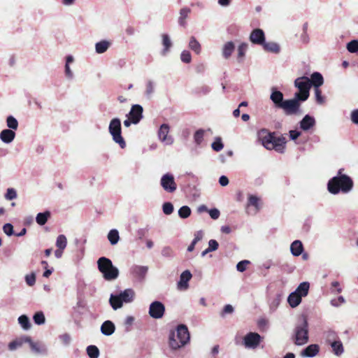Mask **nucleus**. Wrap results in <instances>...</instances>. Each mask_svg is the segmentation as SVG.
Wrapping results in <instances>:
<instances>
[{
  "label": "nucleus",
  "instance_id": "nucleus-1",
  "mask_svg": "<svg viewBox=\"0 0 358 358\" xmlns=\"http://www.w3.org/2000/svg\"><path fill=\"white\" fill-rule=\"evenodd\" d=\"M190 336L188 329L185 324H180L176 331L169 334V344L172 350H178L184 347L189 341Z\"/></svg>",
  "mask_w": 358,
  "mask_h": 358
},
{
  "label": "nucleus",
  "instance_id": "nucleus-2",
  "mask_svg": "<svg viewBox=\"0 0 358 358\" xmlns=\"http://www.w3.org/2000/svg\"><path fill=\"white\" fill-rule=\"evenodd\" d=\"M99 271L106 280H113L118 277L119 270L113 266L112 261L105 257H100L97 261Z\"/></svg>",
  "mask_w": 358,
  "mask_h": 358
},
{
  "label": "nucleus",
  "instance_id": "nucleus-3",
  "mask_svg": "<svg viewBox=\"0 0 358 358\" xmlns=\"http://www.w3.org/2000/svg\"><path fill=\"white\" fill-rule=\"evenodd\" d=\"M294 343L297 345H302L308 341V325L305 317L296 324L292 336Z\"/></svg>",
  "mask_w": 358,
  "mask_h": 358
},
{
  "label": "nucleus",
  "instance_id": "nucleus-4",
  "mask_svg": "<svg viewBox=\"0 0 358 358\" xmlns=\"http://www.w3.org/2000/svg\"><path fill=\"white\" fill-rule=\"evenodd\" d=\"M108 131L115 143L118 144L121 148L126 147V142L122 136L121 121L115 117L110 120L108 126Z\"/></svg>",
  "mask_w": 358,
  "mask_h": 358
},
{
  "label": "nucleus",
  "instance_id": "nucleus-5",
  "mask_svg": "<svg viewBox=\"0 0 358 358\" xmlns=\"http://www.w3.org/2000/svg\"><path fill=\"white\" fill-rule=\"evenodd\" d=\"M294 86L299 90V92L295 93L296 97L304 101L308 99L309 96V91L311 87L309 82V78L307 76H302L296 78L294 80Z\"/></svg>",
  "mask_w": 358,
  "mask_h": 358
},
{
  "label": "nucleus",
  "instance_id": "nucleus-6",
  "mask_svg": "<svg viewBox=\"0 0 358 358\" xmlns=\"http://www.w3.org/2000/svg\"><path fill=\"white\" fill-rule=\"evenodd\" d=\"M342 172L343 169H339L337 171V194L339 192L348 193L354 186L352 179L350 176L343 174Z\"/></svg>",
  "mask_w": 358,
  "mask_h": 358
},
{
  "label": "nucleus",
  "instance_id": "nucleus-7",
  "mask_svg": "<svg viewBox=\"0 0 358 358\" xmlns=\"http://www.w3.org/2000/svg\"><path fill=\"white\" fill-rule=\"evenodd\" d=\"M300 101L301 99L294 94L293 99L284 101L280 108L283 109L287 115L296 114L299 110Z\"/></svg>",
  "mask_w": 358,
  "mask_h": 358
},
{
  "label": "nucleus",
  "instance_id": "nucleus-8",
  "mask_svg": "<svg viewBox=\"0 0 358 358\" xmlns=\"http://www.w3.org/2000/svg\"><path fill=\"white\" fill-rule=\"evenodd\" d=\"M148 271V266L140 265H133L129 270L131 277L138 282H143L145 280Z\"/></svg>",
  "mask_w": 358,
  "mask_h": 358
},
{
  "label": "nucleus",
  "instance_id": "nucleus-9",
  "mask_svg": "<svg viewBox=\"0 0 358 358\" xmlns=\"http://www.w3.org/2000/svg\"><path fill=\"white\" fill-rule=\"evenodd\" d=\"M160 185L164 191L172 193L177 189V185L172 174L168 173L162 176Z\"/></svg>",
  "mask_w": 358,
  "mask_h": 358
},
{
  "label": "nucleus",
  "instance_id": "nucleus-10",
  "mask_svg": "<svg viewBox=\"0 0 358 358\" xmlns=\"http://www.w3.org/2000/svg\"><path fill=\"white\" fill-rule=\"evenodd\" d=\"M149 315L154 319L162 318L165 313L164 305L158 301H153L150 303L149 307Z\"/></svg>",
  "mask_w": 358,
  "mask_h": 358
},
{
  "label": "nucleus",
  "instance_id": "nucleus-11",
  "mask_svg": "<svg viewBox=\"0 0 358 358\" xmlns=\"http://www.w3.org/2000/svg\"><path fill=\"white\" fill-rule=\"evenodd\" d=\"M169 129L167 124H162L158 131V138L165 145H171L174 141L173 138L169 135Z\"/></svg>",
  "mask_w": 358,
  "mask_h": 358
},
{
  "label": "nucleus",
  "instance_id": "nucleus-12",
  "mask_svg": "<svg viewBox=\"0 0 358 358\" xmlns=\"http://www.w3.org/2000/svg\"><path fill=\"white\" fill-rule=\"evenodd\" d=\"M25 341L29 344L31 350L36 355H46L48 352V347L41 342H34L29 336H25Z\"/></svg>",
  "mask_w": 358,
  "mask_h": 358
},
{
  "label": "nucleus",
  "instance_id": "nucleus-13",
  "mask_svg": "<svg viewBox=\"0 0 358 358\" xmlns=\"http://www.w3.org/2000/svg\"><path fill=\"white\" fill-rule=\"evenodd\" d=\"M261 341V336L257 333L250 332L245 335L243 339L244 345L248 348H256Z\"/></svg>",
  "mask_w": 358,
  "mask_h": 358
},
{
  "label": "nucleus",
  "instance_id": "nucleus-14",
  "mask_svg": "<svg viewBox=\"0 0 358 358\" xmlns=\"http://www.w3.org/2000/svg\"><path fill=\"white\" fill-rule=\"evenodd\" d=\"M259 136L264 148L267 150H273V143L272 142L275 136L273 133H270L266 129H262L259 133Z\"/></svg>",
  "mask_w": 358,
  "mask_h": 358
},
{
  "label": "nucleus",
  "instance_id": "nucleus-15",
  "mask_svg": "<svg viewBox=\"0 0 358 358\" xmlns=\"http://www.w3.org/2000/svg\"><path fill=\"white\" fill-rule=\"evenodd\" d=\"M143 108L141 105L135 104L131 106L128 117L132 120V124H138L143 118Z\"/></svg>",
  "mask_w": 358,
  "mask_h": 358
},
{
  "label": "nucleus",
  "instance_id": "nucleus-16",
  "mask_svg": "<svg viewBox=\"0 0 358 358\" xmlns=\"http://www.w3.org/2000/svg\"><path fill=\"white\" fill-rule=\"evenodd\" d=\"M192 275L189 270L184 271L180 275V280L177 283V288L179 290H187L189 288V281Z\"/></svg>",
  "mask_w": 358,
  "mask_h": 358
},
{
  "label": "nucleus",
  "instance_id": "nucleus-17",
  "mask_svg": "<svg viewBox=\"0 0 358 358\" xmlns=\"http://www.w3.org/2000/svg\"><path fill=\"white\" fill-rule=\"evenodd\" d=\"M250 41L254 44L262 45L265 41L264 31L261 29H254L250 35Z\"/></svg>",
  "mask_w": 358,
  "mask_h": 358
},
{
  "label": "nucleus",
  "instance_id": "nucleus-18",
  "mask_svg": "<svg viewBox=\"0 0 358 358\" xmlns=\"http://www.w3.org/2000/svg\"><path fill=\"white\" fill-rule=\"evenodd\" d=\"M315 124V119L310 115H306L299 122L300 128L305 131L312 129Z\"/></svg>",
  "mask_w": 358,
  "mask_h": 358
},
{
  "label": "nucleus",
  "instance_id": "nucleus-19",
  "mask_svg": "<svg viewBox=\"0 0 358 358\" xmlns=\"http://www.w3.org/2000/svg\"><path fill=\"white\" fill-rule=\"evenodd\" d=\"M15 138V132L11 129H5L0 132V140L6 144L13 141Z\"/></svg>",
  "mask_w": 358,
  "mask_h": 358
},
{
  "label": "nucleus",
  "instance_id": "nucleus-20",
  "mask_svg": "<svg viewBox=\"0 0 358 358\" xmlns=\"http://www.w3.org/2000/svg\"><path fill=\"white\" fill-rule=\"evenodd\" d=\"M271 91L272 92L270 96L271 100L273 102L276 107L280 108L282 103L284 102L283 94L275 88H272Z\"/></svg>",
  "mask_w": 358,
  "mask_h": 358
},
{
  "label": "nucleus",
  "instance_id": "nucleus-21",
  "mask_svg": "<svg viewBox=\"0 0 358 358\" xmlns=\"http://www.w3.org/2000/svg\"><path fill=\"white\" fill-rule=\"evenodd\" d=\"M235 50V44L232 41L225 43L222 48V55L225 59H228L231 56Z\"/></svg>",
  "mask_w": 358,
  "mask_h": 358
},
{
  "label": "nucleus",
  "instance_id": "nucleus-22",
  "mask_svg": "<svg viewBox=\"0 0 358 358\" xmlns=\"http://www.w3.org/2000/svg\"><path fill=\"white\" fill-rule=\"evenodd\" d=\"M115 330V326L110 320L105 321L101 326V332L105 336L112 335Z\"/></svg>",
  "mask_w": 358,
  "mask_h": 358
},
{
  "label": "nucleus",
  "instance_id": "nucleus-23",
  "mask_svg": "<svg viewBox=\"0 0 358 358\" xmlns=\"http://www.w3.org/2000/svg\"><path fill=\"white\" fill-rule=\"evenodd\" d=\"M309 82L311 86H313L314 88H318L321 85H322L324 83V79L322 74L319 72H314L311 74L310 78H309Z\"/></svg>",
  "mask_w": 358,
  "mask_h": 358
},
{
  "label": "nucleus",
  "instance_id": "nucleus-24",
  "mask_svg": "<svg viewBox=\"0 0 358 358\" xmlns=\"http://www.w3.org/2000/svg\"><path fill=\"white\" fill-rule=\"evenodd\" d=\"M319 352V346L312 344L306 348L301 353L302 357H313Z\"/></svg>",
  "mask_w": 358,
  "mask_h": 358
},
{
  "label": "nucleus",
  "instance_id": "nucleus-25",
  "mask_svg": "<svg viewBox=\"0 0 358 358\" xmlns=\"http://www.w3.org/2000/svg\"><path fill=\"white\" fill-rule=\"evenodd\" d=\"M273 148L278 152L282 153L284 152L285 146L286 143L285 138L282 136L281 137H275L274 136L273 142Z\"/></svg>",
  "mask_w": 358,
  "mask_h": 358
},
{
  "label": "nucleus",
  "instance_id": "nucleus-26",
  "mask_svg": "<svg viewBox=\"0 0 358 358\" xmlns=\"http://www.w3.org/2000/svg\"><path fill=\"white\" fill-rule=\"evenodd\" d=\"M162 45L164 48L161 52V54L163 56H165L169 52L171 48L172 47V42H171V40L169 36L166 34H163L162 35Z\"/></svg>",
  "mask_w": 358,
  "mask_h": 358
},
{
  "label": "nucleus",
  "instance_id": "nucleus-27",
  "mask_svg": "<svg viewBox=\"0 0 358 358\" xmlns=\"http://www.w3.org/2000/svg\"><path fill=\"white\" fill-rule=\"evenodd\" d=\"M264 50L272 52L274 54H278L280 52V45L275 42H266L262 44Z\"/></svg>",
  "mask_w": 358,
  "mask_h": 358
},
{
  "label": "nucleus",
  "instance_id": "nucleus-28",
  "mask_svg": "<svg viewBox=\"0 0 358 358\" xmlns=\"http://www.w3.org/2000/svg\"><path fill=\"white\" fill-rule=\"evenodd\" d=\"M303 244L299 240L294 241L290 245L291 253L295 257L299 256L303 252Z\"/></svg>",
  "mask_w": 358,
  "mask_h": 358
},
{
  "label": "nucleus",
  "instance_id": "nucleus-29",
  "mask_svg": "<svg viewBox=\"0 0 358 358\" xmlns=\"http://www.w3.org/2000/svg\"><path fill=\"white\" fill-rule=\"evenodd\" d=\"M122 303H130L133 301L134 298V291L131 289H127L122 292L120 294Z\"/></svg>",
  "mask_w": 358,
  "mask_h": 358
},
{
  "label": "nucleus",
  "instance_id": "nucleus-30",
  "mask_svg": "<svg viewBox=\"0 0 358 358\" xmlns=\"http://www.w3.org/2000/svg\"><path fill=\"white\" fill-rule=\"evenodd\" d=\"M301 297L296 292H292L287 298V302L292 308L297 307L301 302Z\"/></svg>",
  "mask_w": 358,
  "mask_h": 358
},
{
  "label": "nucleus",
  "instance_id": "nucleus-31",
  "mask_svg": "<svg viewBox=\"0 0 358 358\" xmlns=\"http://www.w3.org/2000/svg\"><path fill=\"white\" fill-rule=\"evenodd\" d=\"M111 43L109 41L103 40L95 44V50L98 54H102L107 51L110 46Z\"/></svg>",
  "mask_w": 358,
  "mask_h": 358
},
{
  "label": "nucleus",
  "instance_id": "nucleus-32",
  "mask_svg": "<svg viewBox=\"0 0 358 358\" xmlns=\"http://www.w3.org/2000/svg\"><path fill=\"white\" fill-rule=\"evenodd\" d=\"M24 343H27L25 341V336L16 338L8 343V348L10 351H15L21 348Z\"/></svg>",
  "mask_w": 358,
  "mask_h": 358
},
{
  "label": "nucleus",
  "instance_id": "nucleus-33",
  "mask_svg": "<svg viewBox=\"0 0 358 358\" xmlns=\"http://www.w3.org/2000/svg\"><path fill=\"white\" fill-rule=\"evenodd\" d=\"M109 303L113 310H117L122 306V301L120 295L110 294Z\"/></svg>",
  "mask_w": 358,
  "mask_h": 358
},
{
  "label": "nucleus",
  "instance_id": "nucleus-34",
  "mask_svg": "<svg viewBox=\"0 0 358 358\" xmlns=\"http://www.w3.org/2000/svg\"><path fill=\"white\" fill-rule=\"evenodd\" d=\"M310 288V284L308 282H303L299 284L294 292H296L301 297H303L308 295V290Z\"/></svg>",
  "mask_w": 358,
  "mask_h": 358
},
{
  "label": "nucleus",
  "instance_id": "nucleus-35",
  "mask_svg": "<svg viewBox=\"0 0 358 358\" xmlns=\"http://www.w3.org/2000/svg\"><path fill=\"white\" fill-rule=\"evenodd\" d=\"M50 212L48 210H46L43 213H39L36 215V221L39 225H44L47 222L48 220L50 217Z\"/></svg>",
  "mask_w": 358,
  "mask_h": 358
},
{
  "label": "nucleus",
  "instance_id": "nucleus-36",
  "mask_svg": "<svg viewBox=\"0 0 358 358\" xmlns=\"http://www.w3.org/2000/svg\"><path fill=\"white\" fill-rule=\"evenodd\" d=\"M189 48L196 55H199L201 52V46L199 42L194 36H192L189 42Z\"/></svg>",
  "mask_w": 358,
  "mask_h": 358
},
{
  "label": "nucleus",
  "instance_id": "nucleus-37",
  "mask_svg": "<svg viewBox=\"0 0 358 358\" xmlns=\"http://www.w3.org/2000/svg\"><path fill=\"white\" fill-rule=\"evenodd\" d=\"M206 131H207L206 130L200 129L196 131V132L194 134V136H193L194 141L197 146L201 145V144L203 141V139H204L205 134L206 133Z\"/></svg>",
  "mask_w": 358,
  "mask_h": 358
},
{
  "label": "nucleus",
  "instance_id": "nucleus-38",
  "mask_svg": "<svg viewBox=\"0 0 358 358\" xmlns=\"http://www.w3.org/2000/svg\"><path fill=\"white\" fill-rule=\"evenodd\" d=\"M108 240L112 245H116L119 240L120 236L119 232L117 229H111L107 236Z\"/></svg>",
  "mask_w": 358,
  "mask_h": 358
},
{
  "label": "nucleus",
  "instance_id": "nucleus-39",
  "mask_svg": "<svg viewBox=\"0 0 358 358\" xmlns=\"http://www.w3.org/2000/svg\"><path fill=\"white\" fill-rule=\"evenodd\" d=\"M6 126L8 129H11L12 131H15L18 129V121L17 119L13 115H8L6 117Z\"/></svg>",
  "mask_w": 358,
  "mask_h": 358
},
{
  "label": "nucleus",
  "instance_id": "nucleus-40",
  "mask_svg": "<svg viewBox=\"0 0 358 358\" xmlns=\"http://www.w3.org/2000/svg\"><path fill=\"white\" fill-rule=\"evenodd\" d=\"M248 45L246 43H241L238 47V60L242 62L248 50Z\"/></svg>",
  "mask_w": 358,
  "mask_h": 358
},
{
  "label": "nucleus",
  "instance_id": "nucleus-41",
  "mask_svg": "<svg viewBox=\"0 0 358 358\" xmlns=\"http://www.w3.org/2000/svg\"><path fill=\"white\" fill-rule=\"evenodd\" d=\"M18 322L20 326L25 330H28L31 328L29 319L25 315H22L18 317Z\"/></svg>",
  "mask_w": 358,
  "mask_h": 358
},
{
  "label": "nucleus",
  "instance_id": "nucleus-42",
  "mask_svg": "<svg viewBox=\"0 0 358 358\" xmlns=\"http://www.w3.org/2000/svg\"><path fill=\"white\" fill-rule=\"evenodd\" d=\"M87 353L90 358H98L99 356V350L95 345H89L87 348Z\"/></svg>",
  "mask_w": 358,
  "mask_h": 358
},
{
  "label": "nucleus",
  "instance_id": "nucleus-43",
  "mask_svg": "<svg viewBox=\"0 0 358 358\" xmlns=\"http://www.w3.org/2000/svg\"><path fill=\"white\" fill-rule=\"evenodd\" d=\"M66 245H67V239H66V237L63 235V234H61V235H59L57 238V241H56V246L59 248V249H65L66 247Z\"/></svg>",
  "mask_w": 358,
  "mask_h": 358
},
{
  "label": "nucleus",
  "instance_id": "nucleus-44",
  "mask_svg": "<svg viewBox=\"0 0 358 358\" xmlns=\"http://www.w3.org/2000/svg\"><path fill=\"white\" fill-rule=\"evenodd\" d=\"M190 10L187 8H182L180 11V17L178 19V23L181 26H185V19L187 18Z\"/></svg>",
  "mask_w": 358,
  "mask_h": 358
},
{
  "label": "nucleus",
  "instance_id": "nucleus-45",
  "mask_svg": "<svg viewBox=\"0 0 358 358\" xmlns=\"http://www.w3.org/2000/svg\"><path fill=\"white\" fill-rule=\"evenodd\" d=\"M33 320L35 324L38 325L43 324L45 322V317L43 312L39 311L34 314Z\"/></svg>",
  "mask_w": 358,
  "mask_h": 358
},
{
  "label": "nucleus",
  "instance_id": "nucleus-46",
  "mask_svg": "<svg viewBox=\"0 0 358 358\" xmlns=\"http://www.w3.org/2000/svg\"><path fill=\"white\" fill-rule=\"evenodd\" d=\"M191 214V209L187 206H182L178 210V215L181 218H187Z\"/></svg>",
  "mask_w": 358,
  "mask_h": 358
},
{
  "label": "nucleus",
  "instance_id": "nucleus-47",
  "mask_svg": "<svg viewBox=\"0 0 358 358\" xmlns=\"http://www.w3.org/2000/svg\"><path fill=\"white\" fill-rule=\"evenodd\" d=\"M248 205L254 206L255 208V210L257 211L260 208L259 198L254 195H250L248 199Z\"/></svg>",
  "mask_w": 358,
  "mask_h": 358
},
{
  "label": "nucleus",
  "instance_id": "nucleus-48",
  "mask_svg": "<svg viewBox=\"0 0 358 358\" xmlns=\"http://www.w3.org/2000/svg\"><path fill=\"white\" fill-rule=\"evenodd\" d=\"M211 147L213 150L219 152L224 148V144L222 142L220 137H216L215 141L212 143Z\"/></svg>",
  "mask_w": 358,
  "mask_h": 358
},
{
  "label": "nucleus",
  "instance_id": "nucleus-49",
  "mask_svg": "<svg viewBox=\"0 0 358 358\" xmlns=\"http://www.w3.org/2000/svg\"><path fill=\"white\" fill-rule=\"evenodd\" d=\"M347 50L350 53H356L358 52V41L352 40L347 44Z\"/></svg>",
  "mask_w": 358,
  "mask_h": 358
},
{
  "label": "nucleus",
  "instance_id": "nucleus-50",
  "mask_svg": "<svg viewBox=\"0 0 358 358\" xmlns=\"http://www.w3.org/2000/svg\"><path fill=\"white\" fill-rule=\"evenodd\" d=\"M155 84L152 80H148L146 83L145 95L150 97L155 92Z\"/></svg>",
  "mask_w": 358,
  "mask_h": 358
},
{
  "label": "nucleus",
  "instance_id": "nucleus-51",
  "mask_svg": "<svg viewBox=\"0 0 358 358\" xmlns=\"http://www.w3.org/2000/svg\"><path fill=\"white\" fill-rule=\"evenodd\" d=\"M180 59L182 62L189 64L192 61V56L188 50H183L180 54Z\"/></svg>",
  "mask_w": 358,
  "mask_h": 358
},
{
  "label": "nucleus",
  "instance_id": "nucleus-52",
  "mask_svg": "<svg viewBox=\"0 0 358 358\" xmlns=\"http://www.w3.org/2000/svg\"><path fill=\"white\" fill-rule=\"evenodd\" d=\"M162 210L165 215H171L173 211V206L171 202H165L162 206Z\"/></svg>",
  "mask_w": 358,
  "mask_h": 358
},
{
  "label": "nucleus",
  "instance_id": "nucleus-53",
  "mask_svg": "<svg viewBox=\"0 0 358 358\" xmlns=\"http://www.w3.org/2000/svg\"><path fill=\"white\" fill-rule=\"evenodd\" d=\"M5 198L7 200H13L17 198V192L15 189L13 188H8L7 189L6 194H5Z\"/></svg>",
  "mask_w": 358,
  "mask_h": 358
},
{
  "label": "nucleus",
  "instance_id": "nucleus-54",
  "mask_svg": "<svg viewBox=\"0 0 358 358\" xmlns=\"http://www.w3.org/2000/svg\"><path fill=\"white\" fill-rule=\"evenodd\" d=\"M327 189L330 193L336 194V176L333 177L329 181L327 185Z\"/></svg>",
  "mask_w": 358,
  "mask_h": 358
},
{
  "label": "nucleus",
  "instance_id": "nucleus-55",
  "mask_svg": "<svg viewBox=\"0 0 358 358\" xmlns=\"http://www.w3.org/2000/svg\"><path fill=\"white\" fill-rule=\"evenodd\" d=\"M162 255L165 257H171L174 255V252L173 249L169 246H166L162 250Z\"/></svg>",
  "mask_w": 358,
  "mask_h": 358
},
{
  "label": "nucleus",
  "instance_id": "nucleus-56",
  "mask_svg": "<svg viewBox=\"0 0 358 358\" xmlns=\"http://www.w3.org/2000/svg\"><path fill=\"white\" fill-rule=\"evenodd\" d=\"M315 99L317 103L322 104L324 102V97L322 96V92L318 88H314Z\"/></svg>",
  "mask_w": 358,
  "mask_h": 358
},
{
  "label": "nucleus",
  "instance_id": "nucleus-57",
  "mask_svg": "<svg viewBox=\"0 0 358 358\" xmlns=\"http://www.w3.org/2000/svg\"><path fill=\"white\" fill-rule=\"evenodd\" d=\"M25 281L29 286L34 285L36 282V275L34 273H31L25 276Z\"/></svg>",
  "mask_w": 358,
  "mask_h": 358
},
{
  "label": "nucleus",
  "instance_id": "nucleus-58",
  "mask_svg": "<svg viewBox=\"0 0 358 358\" xmlns=\"http://www.w3.org/2000/svg\"><path fill=\"white\" fill-rule=\"evenodd\" d=\"M250 264L248 260H243L239 262L236 265V268L240 272H243L246 270V266Z\"/></svg>",
  "mask_w": 358,
  "mask_h": 358
},
{
  "label": "nucleus",
  "instance_id": "nucleus-59",
  "mask_svg": "<svg viewBox=\"0 0 358 358\" xmlns=\"http://www.w3.org/2000/svg\"><path fill=\"white\" fill-rule=\"evenodd\" d=\"M134 322V317L133 316H127L124 321L125 329L127 331L131 330V327Z\"/></svg>",
  "mask_w": 358,
  "mask_h": 358
},
{
  "label": "nucleus",
  "instance_id": "nucleus-60",
  "mask_svg": "<svg viewBox=\"0 0 358 358\" xmlns=\"http://www.w3.org/2000/svg\"><path fill=\"white\" fill-rule=\"evenodd\" d=\"M3 232L8 236H12L13 234V227L11 224H5L3 227Z\"/></svg>",
  "mask_w": 358,
  "mask_h": 358
},
{
  "label": "nucleus",
  "instance_id": "nucleus-61",
  "mask_svg": "<svg viewBox=\"0 0 358 358\" xmlns=\"http://www.w3.org/2000/svg\"><path fill=\"white\" fill-rule=\"evenodd\" d=\"M59 339L66 345H68L71 342V336L68 334H64L59 336Z\"/></svg>",
  "mask_w": 358,
  "mask_h": 358
},
{
  "label": "nucleus",
  "instance_id": "nucleus-62",
  "mask_svg": "<svg viewBox=\"0 0 358 358\" xmlns=\"http://www.w3.org/2000/svg\"><path fill=\"white\" fill-rule=\"evenodd\" d=\"M218 243L217 241L211 239L208 242V249L210 250L211 252L216 250L218 248Z\"/></svg>",
  "mask_w": 358,
  "mask_h": 358
},
{
  "label": "nucleus",
  "instance_id": "nucleus-63",
  "mask_svg": "<svg viewBox=\"0 0 358 358\" xmlns=\"http://www.w3.org/2000/svg\"><path fill=\"white\" fill-rule=\"evenodd\" d=\"M208 213H209L210 217L213 220H217L220 217V215L219 210L217 208L210 209L208 211Z\"/></svg>",
  "mask_w": 358,
  "mask_h": 358
},
{
  "label": "nucleus",
  "instance_id": "nucleus-64",
  "mask_svg": "<svg viewBox=\"0 0 358 358\" xmlns=\"http://www.w3.org/2000/svg\"><path fill=\"white\" fill-rule=\"evenodd\" d=\"M351 120L352 122L358 124V109L355 110L351 113Z\"/></svg>",
  "mask_w": 358,
  "mask_h": 358
}]
</instances>
